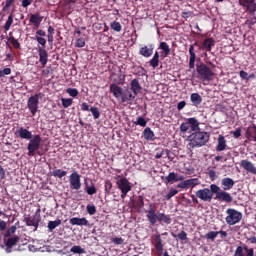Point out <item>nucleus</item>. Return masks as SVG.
<instances>
[{"mask_svg": "<svg viewBox=\"0 0 256 256\" xmlns=\"http://www.w3.org/2000/svg\"><path fill=\"white\" fill-rule=\"evenodd\" d=\"M15 135L20 137V139H25L28 142V157H35L37 151L41 147V135L37 134L33 136V133L24 127H20L18 131L15 132Z\"/></svg>", "mask_w": 256, "mask_h": 256, "instance_id": "1", "label": "nucleus"}, {"mask_svg": "<svg viewBox=\"0 0 256 256\" xmlns=\"http://www.w3.org/2000/svg\"><path fill=\"white\" fill-rule=\"evenodd\" d=\"M209 139H211V135L205 131H196L189 135L188 137V148L196 149L199 147H204L209 143Z\"/></svg>", "mask_w": 256, "mask_h": 256, "instance_id": "2", "label": "nucleus"}, {"mask_svg": "<svg viewBox=\"0 0 256 256\" xmlns=\"http://www.w3.org/2000/svg\"><path fill=\"white\" fill-rule=\"evenodd\" d=\"M109 89L110 93H112L117 101H120L121 103H129V101H133V93L129 91V88L124 90L117 84H111Z\"/></svg>", "mask_w": 256, "mask_h": 256, "instance_id": "3", "label": "nucleus"}, {"mask_svg": "<svg viewBox=\"0 0 256 256\" xmlns=\"http://www.w3.org/2000/svg\"><path fill=\"white\" fill-rule=\"evenodd\" d=\"M180 131L181 133H187V131L190 133L201 131V128L199 127V120L195 117L186 119V121L180 125Z\"/></svg>", "mask_w": 256, "mask_h": 256, "instance_id": "4", "label": "nucleus"}, {"mask_svg": "<svg viewBox=\"0 0 256 256\" xmlns=\"http://www.w3.org/2000/svg\"><path fill=\"white\" fill-rule=\"evenodd\" d=\"M196 72L202 81H213V77H215L213 70L204 63L196 65Z\"/></svg>", "mask_w": 256, "mask_h": 256, "instance_id": "5", "label": "nucleus"}, {"mask_svg": "<svg viewBox=\"0 0 256 256\" xmlns=\"http://www.w3.org/2000/svg\"><path fill=\"white\" fill-rule=\"evenodd\" d=\"M43 95V93L39 92L28 98L27 107L32 117H35V115H37V111H39V99H42Z\"/></svg>", "mask_w": 256, "mask_h": 256, "instance_id": "6", "label": "nucleus"}, {"mask_svg": "<svg viewBox=\"0 0 256 256\" xmlns=\"http://www.w3.org/2000/svg\"><path fill=\"white\" fill-rule=\"evenodd\" d=\"M216 184H211L210 188H203L195 192V195L198 199L201 201H204L206 203H211L213 201V195H215V192H213V187H215Z\"/></svg>", "mask_w": 256, "mask_h": 256, "instance_id": "7", "label": "nucleus"}, {"mask_svg": "<svg viewBox=\"0 0 256 256\" xmlns=\"http://www.w3.org/2000/svg\"><path fill=\"white\" fill-rule=\"evenodd\" d=\"M212 191L215 195V199L218 201H222L224 203H232L233 196L227 192V190H221V188L216 184V186H212Z\"/></svg>", "mask_w": 256, "mask_h": 256, "instance_id": "8", "label": "nucleus"}, {"mask_svg": "<svg viewBox=\"0 0 256 256\" xmlns=\"http://www.w3.org/2000/svg\"><path fill=\"white\" fill-rule=\"evenodd\" d=\"M228 217L225 218L227 225H237L243 219V214L233 208L226 210Z\"/></svg>", "mask_w": 256, "mask_h": 256, "instance_id": "9", "label": "nucleus"}, {"mask_svg": "<svg viewBox=\"0 0 256 256\" xmlns=\"http://www.w3.org/2000/svg\"><path fill=\"white\" fill-rule=\"evenodd\" d=\"M118 189L121 191V199H125L127 197V193L131 191V182L127 178H121L116 182Z\"/></svg>", "mask_w": 256, "mask_h": 256, "instance_id": "10", "label": "nucleus"}, {"mask_svg": "<svg viewBox=\"0 0 256 256\" xmlns=\"http://www.w3.org/2000/svg\"><path fill=\"white\" fill-rule=\"evenodd\" d=\"M155 209H157L155 203H150L149 209L146 211V218L150 225H157V221H159V213Z\"/></svg>", "mask_w": 256, "mask_h": 256, "instance_id": "11", "label": "nucleus"}, {"mask_svg": "<svg viewBox=\"0 0 256 256\" xmlns=\"http://www.w3.org/2000/svg\"><path fill=\"white\" fill-rule=\"evenodd\" d=\"M27 227H35L34 231L39 228V223H41V208H38L33 215V217L25 218Z\"/></svg>", "mask_w": 256, "mask_h": 256, "instance_id": "12", "label": "nucleus"}, {"mask_svg": "<svg viewBox=\"0 0 256 256\" xmlns=\"http://www.w3.org/2000/svg\"><path fill=\"white\" fill-rule=\"evenodd\" d=\"M239 5H241V7H245L249 15H252L253 17H255V13H256L255 0H239Z\"/></svg>", "mask_w": 256, "mask_h": 256, "instance_id": "13", "label": "nucleus"}, {"mask_svg": "<svg viewBox=\"0 0 256 256\" xmlns=\"http://www.w3.org/2000/svg\"><path fill=\"white\" fill-rule=\"evenodd\" d=\"M244 251H246V256H255V250H253V248H249L245 244L236 248L234 256H245V253H243Z\"/></svg>", "mask_w": 256, "mask_h": 256, "instance_id": "14", "label": "nucleus"}, {"mask_svg": "<svg viewBox=\"0 0 256 256\" xmlns=\"http://www.w3.org/2000/svg\"><path fill=\"white\" fill-rule=\"evenodd\" d=\"M141 89H143V87L141 86V83H139V80L137 78L131 80L130 92L132 93L133 100L139 95V93H141Z\"/></svg>", "mask_w": 256, "mask_h": 256, "instance_id": "15", "label": "nucleus"}, {"mask_svg": "<svg viewBox=\"0 0 256 256\" xmlns=\"http://www.w3.org/2000/svg\"><path fill=\"white\" fill-rule=\"evenodd\" d=\"M154 247L158 256L163 255L165 244H163V238H161V234L154 235Z\"/></svg>", "mask_w": 256, "mask_h": 256, "instance_id": "16", "label": "nucleus"}, {"mask_svg": "<svg viewBox=\"0 0 256 256\" xmlns=\"http://www.w3.org/2000/svg\"><path fill=\"white\" fill-rule=\"evenodd\" d=\"M70 185L71 189H75L76 191L81 189V175L79 173L74 172L70 175Z\"/></svg>", "mask_w": 256, "mask_h": 256, "instance_id": "17", "label": "nucleus"}, {"mask_svg": "<svg viewBox=\"0 0 256 256\" xmlns=\"http://www.w3.org/2000/svg\"><path fill=\"white\" fill-rule=\"evenodd\" d=\"M153 51H155V45L153 44L144 45L139 49V55L145 58H149L153 55Z\"/></svg>", "mask_w": 256, "mask_h": 256, "instance_id": "18", "label": "nucleus"}, {"mask_svg": "<svg viewBox=\"0 0 256 256\" xmlns=\"http://www.w3.org/2000/svg\"><path fill=\"white\" fill-rule=\"evenodd\" d=\"M199 185V179L198 178H192L185 180L177 185L178 189H189V187H197Z\"/></svg>", "mask_w": 256, "mask_h": 256, "instance_id": "19", "label": "nucleus"}, {"mask_svg": "<svg viewBox=\"0 0 256 256\" xmlns=\"http://www.w3.org/2000/svg\"><path fill=\"white\" fill-rule=\"evenodd\" d=\"M240 166L242 167V169L247 171V173H250L251 175H256V166L255 164H253V162L249 160H242L240 162Z\"/></svg>", "mask_w": 256, "mask_h": 256, "instance_id": "20", "label": "nucleus"}, {"mask_svg": "<svg viewBox=\"0 0 256 256\" xmlns=\"http://www.w3.org/2000/svg\"><path fill=\"white\" fill-rule=\"evenodd\" d=\"M38 55L39 62L41 63L42 67H45V65H47V61H49V53L44 47H38Z\"/></svg>", "mask_w": 256, "mask_h": 256, "instance_id": "21", "label": "nucleus"}, {"mask_svg": "<svg viewBox=\"0 0 256 256\" xmlns=\"http://www.w3.org/2000/svg\"><path fill=\"white\" fill-rule=\"evenodd\" d=\"M70 225H78L79 227H87L89 220L87 218L74 217L69 220Z\"/></svg>", "mask_w": 256, "mask_h": 256, "instance_id": "22", "label": "nucleus"}, {"mask_svg": "<svg viewBox=\"0 0 256 256\" xmlns=\"http://www.w3.org/2000/svg\"><path fill=\"white\" fill-rule=\"evenodd\" d=\"M221 185L223 187V191H231V188L235 186V180L233 178H223L221 180Z\"/></svg>", "mask_w": 256, "mask_h": 256, "instance_id": "23", "label": "nucleus"}, {"mask_svg": "<svg viewBox=\"0 0 256 256\" xmlns=\"http://www.w3.org/2000/svg\"><path fill=\"white\" fill-rule=\"evenodd\" d=\"M29 21L30 23H32V25H34V27H36V29H39V27H41V22L43 21V17L39 13L31 14Z\"/></svg>", "mask_w": 256, "mask_h": 256, "instance_id": "24", "label": "nucleus"}, {"mask_svg": "<svg viewBox=\"0 0 256 256\" xmlns=\"http://www.w3.org/2000/svg\"><path fill=\"white\" fill-rule=\"evenodd\" d=\"M246 138L248 141H256V125L253 124L246 129Z\"/></svg>", "mask_w": 256, "mask_h": 256, "instance_id": "25", "label": "nucleus"}, {"mask_svg": "<svg viewBox=\"0 0 256 256\" xmlns=\"http://www.w3.org/2000/svg\"><path fill=\"white\" fill-rule=\"evenodd\" d=\"M189 55H190L189 68L190 69H195V61L197 59V55L195 54V46L194 45H190Z\"/></svg>", "mask_w": 256, "mask_h": 256, "instance_id": "26", "label": "nucleus"}, {"mask_svg": "<svg viewBox=\"0 0 256 256\" xmlns=\"http://www.w3.org/2000/svg\"><path fill=\"white\" fill-rule=\"evenodd\" d=\"M190 101L194 107H199L203 103V97L199 93H192L190 95Z\"/></svg>", "mask_w": 256, "mask_h": 256, "instance_id": "27", "label": "nucleus"}, {"mask_svg": "<svg viewBox=\"0 0 256 256\" xmlns=\"http://www.w3.org/2000/svg\"><path fill=\"white\" fill-rule=\"evenodd\" d=\"M202 47H203L204 51L211 52L213 47H215V39L206 38L202 43Z\"/></svg>", "mask_w": 256, "mask_h": 256, "instance_id": "28", "label": "nucleus"}, {"mask_svg": "<svg viewBox=\"0 0 256 256\" xmlns=\"http://www.w3.org/2000/svg\"><path fill=\"white\" fill-rule=\"evenodd\" d=\"M225 149H227V140H225V136L219 135L216 151H225Z\"/></svg>", "mask_w": 256, "mask_h": 256, "instance_id": "29", "label": "nucleus"}, {"mask_svg": "<svg viewBox=\"0 0 256 256\" xmlns=\"http://www.w3.org/2000/svg\"><path fill=\"white\" fill-rule=\"evenodd\" d=\"M158 222L163 225V223L165 225H171V216L170 215H167L165 213H159V216H158Z\"/></svg>", "mask_w": 256, "mask_h": 256, "instance_id": "30", "label": "nucleus"}, {"mask_svg": "<svg viewBox=\"0 0 256 256\" xmlns=\"http://www.w3.org/2000/svg\"><path fill=\"white\" fill-rule=\"evenodd\" d=\"M143 136H144V139H146V141H154L155 132H153V130H151L150 127H146L144 129Z\"/></svg>", "mask_w": 256, "mask_h": 256, "instance_id": "31", "label": "nucleus"}, {"mask_svg": "<svg viewBox=\"0 0 256 256\" xmlns=\"http://www.w3.org/2000/svg\"><path fill=\"white\" fill-rule=\"evenodd\" d=\"M150 67H153V69H157L159 67V52H155L152 59L149 61Z\"/></svg>", "mask_w": 256, "mask_h": 256, "instance_id": "32", "label": "nucleus"}, {"mask_svg": "<svg viewBox=\"0 0 256 256\" xmlns=\"http://www.w3.org/2000/svg\"><path fill=\"white\" fill-rule=\"evenodd\" d=\"M19 243V236H12L6 241V247L11 249L12 247H15Z\"/></svg>", "mask_w": 256, "mask_h": 256, "instance_id": "33", "label": "nucleus"}, {"mask_svg": "<svg viewBox=\"0 0 256 256\" xmlns=\"http://www.w3.org/2000/svg\"><path fill=\"white\" fill-rule=\"evenodd\" d=\"M159 49L164 51L165 57H169V55H171V48L169 47V44H167V42H161L159 45Z\"/></svg>", "mask_w": 256, "mask_h": 256, "instance_id": "34", "label": "nucleus"}, {"mask_svg": "<svg viewBox=\"0 0 256 256\" xmlns=\"http://www.w3.org/2000/svg\"><path fill=\"white\" fill-rule=\"evenodd\" d=\"M110 29H112V31H115L116 33H121L123 26H121L120 22L113 21L110 23Z\"/></svg>", "mask_w": 256, "mask_h": 256, "instance_id": "35", "label": "nucleus"}, {"mask_svg": "<svg viewBox=\"0 0 256 256\" xmlns=\"http://www.w3.org/2000/svg\"><path fill=\"white\" fill-rule=\"evenodd\" d=\"M61 225V219L55 220V221H49L48 222V229L49 231H54V229H57Z\"/></svg>", "mask_w": 256, "mask_h": 256, "instance_id": "36", "label": "nucleus"}, {"mask_svg": "<svg viewBox=\"0 0 256 256\" xmlns=\"http://www.w3.org/2000/svg\"><path fill=\"white\" fill-rule=\"evenodd\" d=\"M53 177H58V179H63L67 175V171L56 169L52 172Z\"/></svg>", "mask_w": 256, "mask_h": 256, "instance_id": "37", "label": "nucleus"}, {"mask_svg": "<svg viewBox=\"0 0 256 256\" xmlns=\"http://www.w3.org/2000/svg\"><path fill=\"white\" fill-rule=\"evenodd\" d=\"M165 180L166 183H177V174L175 172H170Z\"/></svg>", "mask_w": 256, "mask_h": 256, "instance_id": "38", "label": "nucleus"}, {"mask_svg": "<svg viewBox=\"0 0 256 256\" xmlns=\"http://www.w3.org/2000/svg\"><path fill=\"white\" fill-rule=\"evenodd\" d=\"M8 41L11 43V45H13L14 49H21V43H19V40H17L15 37L10 36Z\"/></svg>", "mask_w": 256, "mask_h": 256, "instance_id": "39", "label": "nucleus"}, {"mask_svg": "<svg viewBox=\"0 0 256 256\" xmlns=\"http://www.w3.org/2000/svg\"><path fill=\"white\" fill-rule=\"evenodd\" d=\"M61 102L64 109H68V107H71V105H73L72 98H61Z\"/></svg>", "mask_w": 256, "mask_h": 256, "instance_id": "40", "label": "nucleus"}, {"mask_svg": "<svg viewBox=\"0 0 256 256\" xmlns=\"http://www.w3.org/2000/svg\"><path fill=\"white\" fill-rule=\"evenodd\" d=\"M136 209H143L145 207V201L143 199V196H138L136 202H135Z\"/></svg>", "mask_w": 256, "mask_h": 256, "instance_id": "41", "label": "nucleus"}, {"mask_svg": "<svg viewBox=\"0 0 256 256\" xmlns=\"http://www.w3.org/2000/svg\"><path fill=\"white\" fill-rule=\"evenodd\" d=\"M172 237H174V239L179 238L180 241H187V232L181 231L178 235L175 233H172Z\"/></svg>", "mask_w": 256, "mask_h": 256, "instance_id": "42", "label": "nucleus"}, {"mask_svg": "<svg viewBox=\"0 0 256 256\" xmlns=\"http://www.w3.org/2000/svg\"><path fill=\"white\" fill-rule=\"evenodd\" d=\"M11 25H13V14L8 16V19L4 24V31H9V29H11Z\"/></svg>", "mask_w": 256, "mask_h": 256, "instance_id": "43", "label": "nucleus"}, {"mask_svg": "<svg viewBox=\"0 0 256 256\" xmlns=\"http://www.w3.org/2000/svg\"><path fill=\"white\" fill-rule=\"evenodd\" d=\"M90 112L92 113L94 119H99V117H101V112L99 111V108L95 106L90 108Z\"/></svg>", "mask_w": 256, "mask_h": 256, "instance_id": "44", "label": "nucleus"}, {"mask_svg": "<svg viewBox=\"0 0 256 256\" xmlns=\"http://www.w3.org/2000/svg\"><path fill=\"white\" fill-rule=\"evenodd\" d=\"M177 193H179V190L171 188L165 196L166 201H169L172 197H175Z\"/></svg>", "mask_w": 256, "mask_h": 256, "instance_id": "45", "label": "nucleus"}, {"mask_svg": "<svg viewBox=\"0 0 256 256\" xmlns=\"http://www.w3.org/2000/svg\"><path fill=\"white\" fill-rule=\"evenodd\" d=\"M217 235H219V232L210 231L206 234V239H208L210 241H215V239L217 238Z\"/></svg>", "mask_w": 256, "mask_h": 256, "instance_id": "46", "label": "nucleus"}, {"mask_svg": "<svg viewBox=\"0 0 256 256\" xmlns=\"http://www.w3.org/2000/svg\"><path fill=\"white\" fill-rule=\"evenodd\" d=\"M134 125H140V127H147V120L143 117H138L137 121L134 122Z\"/></svg>", "mask_w": 256, "mask_h": 256, "instance_id": "47", "label": "nucleus"}, {"mask_svg": "<svg viewBox=\"0 0 256 256\" xmlns=\"http://www.w3.org/2000/svg\"><path fill=\"white\" fill-rule=\"evenodd\" d=\"M70 251L71 253H78V255L85 253V249L81 248V246H73Z\"/></svg>", "mask_w": 256, "mask_h": 256, "instance_id": "48", "label": "nucleus"}, {"mask_svg": "<svg viewBox=\"0 0 256 256\" xmlns=\"http://www.w3.org/2000/svg\"><path fill=\"white\" fill-rule=\"evenodd\" d=\"M86 210H87L88 215H95V213H97V208L93 204L92 205L88 204L86 207Z\"/></svg>", "mask_w": 256, "mask_h": 256, "instance_id": "49", "label": "nucleus"}, {"mask_svg": "<svg viewBox=\"0 0 256 256\" xmlns=\"http://www.w3.org/2000/svg\"><path fill=\"white\" fill-rule=\"evenodd\" d=\"M66 93H68L70 97H77V95H79V90H77V88H68Z\"/></svg>", "mask_w": 256, "mask_h": 256, "instance_id": "50", "label": "nucleus"}, {"mask_svg": "<svg viewBox=\"0 0 256 256\" xmlns=\"http://www.w3.org/2000/svg\"><path fill=\"white\" fill-rule=\"evenodd\" d=\"M13 3H15V0H6L5 5L2 8V11H4V13H7V11H9V9L11 8V5H13Z\"/></svg>", "mask_w": 256, "mask_h": 256, "instance_id": "51", "label": "nucleus"}, {"mask_svg": "<svg viewBox=\"0 0 256 256\" xmlns=\"http://www.w3.org/2000/svg\"><path fill=\"white\" fill-rule=\"evenodd\" d=\"M35 39H36L37 43H39V45H41L38 47H43L45 49V45H47V40L41 36H36Z\"/></svg>", "mask_w": 256, "mask_h": 256, "instance_id": "52", "label": "nucleus"}, {"mask_svg": "<svg viewBox=\"0 0 256 256\" xmlns=\"http://www.w3.org/2000/svg\"><path fill=\"white\" fill-rule=\"evenodd\" d=\"M111 241L114 243V245H123L125 243V239L121 237H114L111 239Z\"/></svg>", "mask_w": 256, "mask_h": 256, "instance_id": "53", "label": "nucleus"}, {"mask_svg": "<svg viewBox=\"0 0 256 256\" xmlns=\"http://www.w3.org/2000/svg\"><path fill=\"white\" fill-rule=\"evenodd\" d=\"M239 76L241 79H243L244 81H249V79H251V76H249V73L245 72V70H241L239 72Z\"/></svg>", "mask_w": 256, "mask_h": 256, "instance_id": "54", "label": "nucleus"}, {"mask_svg": "<svg viewBox=\"0 0 256 256\" xmlns=\"http://www.w3.org/2000/svg\"><path fill=\"white\" fill-rule=\"evenodd\" d=\"M85 46V38H78L75 42V47L82 48Z\"/></svg>", "mask_w": 256, "mask_h": 256, "instance_id": "55", "label": "nucleus"}, {"mask_svg": "<svg viewBox=\"0 0 256 256\" xmlns=\"http://www.w3.org/2000/svg\"><path fill=\"white\" fill-rule=\"evenodd\" d=\"M5 75H11V68H4L3 70H0V79H3Z\"/></svg>", "mask_w": 256, "mask_h": 256, "instance_id": "56", "label": "nucleus"}, {"mask_svg": "<svg viewBox=\"0 0 256 256\" xmlns=\"http://www.w3.org/2000/svg\"><path fill=\"white\" fill-rule=\"evenodd\" d=\"M194 13L191 11H184L181 14L182 19H189L190 17H193Z\"/></svg>", "mask_w": 256, "mask_h": 256, "instance_id": "57", "label": "nucleus"}, {"mask_svg": "<svg viewBox=\"0 0 256 256\" xmlns=\"http://www.w3.org/2000/svg\"><path fill=\"white\" fill-rule=\"evenodd\" d=\"M88 195H95L97 193V188L95 186H90L86 189Z\"/></svg>", "mask_w": 256, "mask_h": 256, "instance_id": "58", "label": "nucleus"}, {"mask_svg": "<svg viewBox=\"0 0 256 256\" xmlns=\"http://www.w3.org/2000/svg\"><path fill=\"white\" fill-rule=\"evenodd\" d=\"M15 231H17V227L16 226H11L7 231H6V237H11V235H13V233H15Z\"/></svg>", "mask_w": 256, "mask_h": 256, "instance_id": "59", "label": "nucleus"}, {"mask_svg": "<svg viewBox=\"0 0 256 256\" xmlns=\"http://www.w3.org/2000/svg\"><path fill=\"white\" fill-rule=\"evenodd\" d=\"M208 175L211 181H215V179H217V172H215V170H209Z\"/></svg>", "mask_w": 256, "mask_h": 256, "instance_id": "60", "label": "nucleus"}, {"mask_svg": "<svg viewBox=\"0 0 256 256\" xmlns=\"http://www.w3.org/2000/svg\"><path fill=\"white\" fill-rule=\"evenodd\" d=\"M187 105V102H185V100L183 101H180L178 104H177V109L178 111H182V109H185V106Z\"/></svg>", "mask_w": 256, "mask_h": 256, "instance_id": "61", "label": "nucleus"}, {"mask_svg": "<svg viewBox=\"0 0 256 256\" xmlns=\"http://www.w3.org/2000/svg\"><path fill=\"white\" fill-rule=\"evenodd\" d=\"M233 137H234V139H239V137H241V128H237V129L233 132Z\"/></svg>", "mask_w": 256, "mask_h": 256, "instance_id": "62", "label": "nucleus"}, {"mask_svg": "<svg viewBox=\"0 0 256 256\" xmlns=\"http://www.w3.org/2000/svg\"><path fill=\"white\" fill-rule=\"evenodd\" d=\"M256 23V16H254L251 19L246 20V25H249L250 27H252V25H255Z\"/></svg>", "mask_w": 256, "mask_h": 256, "instance_id": "63", "label": "nucleus"}, {"mask_svg": "<svg viewBox=\"0 0 256 256\" xmlns=\"http://www.w3.org/2000/svg\"><path fill=\"white\" fill-rule=\"evenodd\" d=\"M81 111H91V109H89V104H87V102H83L81 104Z\"/></svg>", "mask_w": 256, "mask_h": 256, "instance_id": "64", "label": "nucleus"}]
</instances>
